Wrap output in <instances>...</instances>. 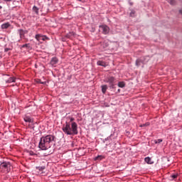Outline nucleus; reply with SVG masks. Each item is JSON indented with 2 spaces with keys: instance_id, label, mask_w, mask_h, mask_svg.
I'll return each mask as SVG.
<instances>
[{
  "instance_id": "nucleus-1",
  "label": "nucleus",
  "mask_w": 182,
  "mask_h": 182,
  "mask_svg": "<svg viewBox=\"0 0 182 182\" xmlns=\"http://www.w3.org/2000/svg\"><path fill=\"white\" fill-rule=\"evenodd\" d=\"M75 118L71 117L70 118V122H71V127L70 123L65 122V125H64L62 128L63 132L68 134V136H74V134H77V124L74 122Z\"/></svg>"
},
{
  "instance_id": "nucleus-2",
  "label": "nucleus",
  "mask_w": 182,
  "mask_h": 182,
  "mask_svg": "<svg viewBox=\"0 0 182 182\" xmlns=\"http://www.w3.org/2000/svg\"><path fill=\"white\" fill-rule=\"evenodd\" d=\"M55 139V136L52 134L42 136L38 144L39 149H41V150H48V149H50V143H52V141H54Z\"/></svg>"
},
{
  "instance_id": "nucleus-3",
  "label": "nucleus",
  "mask_w": 182,
  "mask_h": 182,
  "mask_svg": "<svg viewBox=\"0 0 182 182\" xmlns=\"http://www.w3.org/2000/svg\"><path fill=\"white\" fill-rule=\"evenodd\" d=\"M11 167H12V165H11V162H3L0 164V168L3 170H6L7 173H9L11 171Z\"/></svg>"
},
{
  "instance_id": "nucleus-4",
  "label": "nucleus",
  "mask_w": 182,
  "mask_h": 182,
  "mask_svg": "<svg viewBox=\"0 0 182 182\" xmlns=\"http://www.w3.org/2000/svg\"><path fill=\"white\" fill-rule=\"evenodd\" d=\"M107 83L109 84V87L111 89H114V85H116V78L114 77H108L107 78Z\"/></svg>"
},
{
  "instance_id": "nucleus-5",
  "label": "nucleus",
  "mask_w": 182,
  "mask_h": 182,
  "mask_svg": "<svg viewBox=\"0 0 182 182\" xmlns=\"http://www.w3.org/2000/svg\"><path fill=\"white\" fill-rule=\"evenodd\" d=\"M100 31H102V33L104 35H107L110 32V28L107 25H102L99 26Z\"/></svg>"
},
{
  "instance_id": "nucleus-6",
  "label": "nucleus",
  "mask_w": 182,
  "mask_h": 182,
  "mask_svg": "<svg viewBox=\"0 0 182 182\" xmlns=\"http://www.w3.org/2000/svg\"><path fill=\"white\" fill-rule=\"evenodd\" d=\"M149 62V58L146 59V60H143L142 58L137 59L136 60V66H141V65H144Z\"/></svg>"
},
{
  "instance_id": "nucleus-7",
  "label": "nucleus",
  "mask_w": 182,
  "mask_h": 182,
  "mask_svg": "<svg viewBox=\"0 0 182 182\" xmlns=\"http://www.w3.org/2000/svg\"><path fill=\"white\" fill-rule=\"evenodd\" d=\"M18 32L19 33V36L21 38H25V35H26V33H28V31L23 30V29L18 30Z\"/></svg>"
},
{
  "instance_id": "nucleus-8",
  "label": "nucleus",
  "mask_w": 182,
  "mask_h": 182,
  "mask_svg": "<svg viewBox=\"0 0 182 182\" xmlns=\"http://www.w3.org/2000/svg\"><path fill=\"white\" fill-rule=\"evenodd\" d=\"M36 39L37 41H46V39H48V37H46V36H42L41 34H37L36 35Z\"/></svg>"
},
{
  "instance_id": "nucleus-9",
  "label": "nucleus",
  "mask_w": 182,
  "mask_h": 182,
  "mask_svg": "<svg viewBox=\"0 0 182 182\" xmlns=\"http://www.w3.org/2000/svg\"><path fill=\"white\" fill-rule=\"evenodd\" d=\"M36 170L38 171V173H41V174L43 173V170L46 168V166H36Z\"/></svg>"
},
{
  "instance_id": "nucleus-10",
  "label": "nucleus",
  "mask_w": 182,
  "mask_h": 182,
  "mask_svg": "<svg viewBox=\"0 0 182 182\" xmlns=\"http://www.w3.org/2000/svg\"><path fill=\"white\" fill-rule=\"evenodd\" d=\"M58 62V58L56 57H53L50 60V65H52V66H55V65H57Z\"/></svg>"
},
{
  "instance_id": "nucleus-11",
  "label": "nucleus",
  "mask_w": 182,
  "mask_h": 182,
  "mask_svg": "<svg viewBox=\"0 0 182 182\" xmlns=\"http://www.w3.org/2000/svg\"><path fill=\"white\" fill-rule=\"evenodd\" d=\"M97 65H98V66H103L104 68H106L107 66V64H106L105 63V61H97Z\"/></svg>"
},
{
  "instance_id": "nucleus-12",
  "label": "nucleus",
  "mask_w": 182,
  "mask_h": 182,
  "mask_svg": "<svg viewBox=\"0 0 182 182\" xmlns=\"http://www.w3.org/2000/svg\"><path fill=\"white\" fill-rule=\"evenodd\" d=\"M11 26V24L9 23H5L1 25V29H8Z\"/></svg>"
},
{
  "instance_id": "nucleus-13",
  "label": "nucleus",
  "mask_w": 182,
  "mask_h": 182,
  "mask_svg": "<svg viewBox=\"0 0 182 182\" xmlns=\"http://www.w3.org/2000/svg\"><path fill=\"white\" fill-rule=\"evenodd\" d=\"M24 121L27 123H32V122H33V119H31V117H24Z\"/></svg>"
},
{
  "instance_id": "nucleus-14",
  "label": "nucleus",
  "mask_w": 182,
  "mask_h": 182,
  "mask_svg": "<svg viewBox=\"0 0 182 182\" xmlns=\"http://www.w3.org/2000/svg\"><path fill=\"white\" fill-rule=\"evenodd\" d=\"M144 161L147 163V164H153V161H151V158L146 157Z\"/></svg>"
},
{
  "instance_id": "nucleus-15",
  "label": "nucleus",
  "mask_w": 182,
  "mask_h": 182,
  "mask_svg": "<svg viewBox=\"0 0 182 182\" xmlns=\"http://www.w3.org/2000/svg\"><path fill=\"white\" fill-rule=\"evenodd\" d=\"M33 12H35V14H36V15H38V14H39V9L38 7H36V6H34L33 7Z\"/></svg>"
},
{
  "instance_id": "nucleus-16",
  "label": "nucleus",
  "mask_w": 182,
  "mask_h": 182,
  "mask_svg": "<svg viewBox=\"0 0 182 182\" xmlns=\"http://www.w3.org/2000/svg\"><path fill=\"white\" fill-rule=\"evenodd\" d=\"M107 90V85H102V93H106V91Z\"/></svg>"
},
{
  "instance_id": "nucleus-17",
  "label": "nucleus",
  "mask_w": 182,
  "mask_h": 182,
  "mask_svg": "<svg viewBox=\"0 0 182 182\" xmlns=\"http://www.w3.org/2000/svg\"><path fill=\"white\" fill-rule=\"evenodd\" d=\"M118 86L119 87H124V86H126V84L124 83V82H118Z\"/></svg>"
},
{
  "instance_id": "nucleus-18",
  "label": "nucleus",
  "mask_w": 182,
  "mask_h": 182,
  "mask_svg": "<svg viewBox=\"0 0 182 182\" xmlns=\"http://www.w3.org/2000/svg\"><path fill=\"white\" fill-rule=\"evenodd\" d=\"M8 83H12L14 82H15V77H10L9 78V80H7Z\"/></svg>"
},
{
  "instance_id": "nucleus-19",
  "label": "nucleus",
  "mask_w": 182,
  "mask_h": 182,
  "mask_svg": "<svg viewBox=\"0 0 182 182\" xmlns=\"http://www.w3.org/2000/svg\"><path fill=\"white\" fill-rule=\"evenodd\" d=\"M22 48H26V49H29L31 48V44L27 43L22 46Z\"/></svg>"
},
{
  "instance_id": "nucleus-20",
  "label": "nucleus",
  "mask_w": 182,
  "mask_h": 182,
  "mask_svg": "<svg viewBox=\"0 0 182 182\" xmlns=\"http://www.w3.org/2000/svg\"><path fill=\"white\" fill-rule=\"evenodd\" d=\"M103 159H105L103 156H98L95 158V160H103Z\"/></svg>"
},
{
  "instance_id": "nucleus-21",
  "label": "nucleus",
  "mask_w": 182,
  "mask_h": 182,
  "mask_svg": "<svg viewBox=\"0 0 182 182\" xmlns=\"http://www.w3.org/2000/svg\"><path fill=\"white\" fill-rule=\"evenodd\" d=\"M169 4L171 5H176V0H169Z\"/></svg>"
},
{
  "instance_id": "nucleus-22",
  "label": "nucleus",
  "mask_w": 182,
  "mask_h": 182,
  "mask_svg": "<svg viewBox=\"0 0 182 182\" xmlns=\"http://www.w3.org/2000/svg\"><path fill=\"white\" fill-rule=\"evenodd\" d=\"M161 141H163V139H157V140H155V143L156 144H160V143H161Z\"/></svg>"
},
{
  "instance_id": "nucleus-23",
  "label": "nucleus",
  "mask_w": 182,
  "mask_h": 182,
  "mask_svg": "<svg viewBox=\"0 0 182 182\" xmlns=\"http://www.w3.org/2000/svg\"><path fill=\"white\" fill-rule=\"evenodd\" d=\"M141 59H143V60H147V59H149V60H150V57H149V56L144 57V58H141Z\"/></svg>"
},
{
  "instance_id": "nucleus-24",
  "label": "nucleus",
  "mask_w": 182,
  "mask_h": 182,
  "mask_svg": "<svg viewBox=\"0 0 182 182\" xmlns=\"http://www.w3.org/2000/svg\"><path fill=\"white\" fill-rule=\"evenodd\" d=\"M178 176V175H177V174H173L171 177V178H173V180H174V178H177Z\"/></svg>"
},
{
  "instance_id": "nucleus-25",
  "label": "nucleus",
  "mask_w": 182,
  "mask_h": 182,
  "mask_svg": "<svg viewBox=\"0 0 182 182\" xmlns=\"http://www.w3.org/2000/svg\"><path fill=\"white\" fill-rule=\"evenodd\" d=\"M5 2H12V0H4Z\"/></svg>"
},
{
  "instance_id": "nucleus-26",
  "label": "nucleus",
  "mask_w": 182,
  "mask_h": 182,
  "mask_svg": "<svg viewBox=\"0 0 182 182\" xmlns=\"http://www.w3.org/2000/svg\"><path fill=\"white\" fill-rule=\"evenodd\" d=\"M9 50V48H5V52H8Z\"/></svg>"
},
{
  "instance_id": "nucleus-27",
  "label": "nucleus",
  "mask_w": 182,
  "mask_h": 182,
  "mask_svg": "<svg viewBox=\"0 0 182 182\" xmlns=\"http://www.w3.org/2000/svg\"><path fill=\"white\" fill-rule=\"evenodd\" d=\"M179 13L181 14V15H182V10H180Z\"/></svg>"
},
{
  "instance_id": "nucleus-28",
  "label": "nucleus",
  "mask_w": 182,
  "mask_h": 182,
  "mask_svg": "<svg viewBox=\"0 0 182 182\" xmlns=\"http://www.w3.org/2000/svg\"><path fill=\"white\" fill-rule=\"evenodd\" d=\"M31 156L33 155V152L30 153Z\"/></svg>"
},
{
  "instance_id": "nucleus-29",
  "label": "nucleus",
  "mask_w": 182,
  "mask_h": 182,
  "mask_svg": "<svg viewBox=\"0 0 182 182\" xmlns=\"http://www.w3.org/2000/svg\"><path fill=\"white\" fill-rule=\"evenodd\" d=\"M0 9H2V6H0Z\"/></svg>"
}]
</instances>
